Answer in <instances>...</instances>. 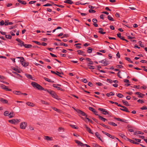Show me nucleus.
I'll return each mask as SVG.
<instances>
[{"instance_id":"nucleus-1","label":"nucleus","mask_w":147,"mask_h":147,"mask_svg":"<svg viewBox=\"0 0 147 147\" xmlns=\"http://www.w3.org/2000/svg\"><path fill=\"white\" fill-rule=\"evenodd\" d=\"M31 84L34 88H36L39 90H43L45 91H47L53 97L57 99V97H58V96L54 91L50 89L48 90L47 89H45L40 85L34 82H32L31 83Z\"/></svg>"},{"instance_id":"nucleus-2","label":"nucleus","mask_w":147,"mask_h":147,"mask_svg":"<svg viewBox=\"0 0 147 147\" xmlns=\"http://www.w3.org/2000/svg\"><path fill=\"white\" fill-rule=\"evenodd\" d=\"M74 109L78 113L80 114L81 115L83 116H85L86 117H88V115L83 111H82L78 109H76L74 108Z\"/></svg>"},{"instance_id":"nucleus-3","label":"nucleus","mask_w":147,"mask_h":147,"mask_svg":"<svg viewBox=\"0 0 147 147\" xmlns=\"http://www.w3.org/2000/svg\"><path fill=\"white\" fill-rule=\"evenodd\" d=\"M20 119H13L9 120V122L12 124H17L20 121Z\"/></svg>"},{"instance_id":"nucleus-4","label":"nucleus","mask_w":147,"mask_h":147,"mask_svg":"<svg viewBox=\"0 0 147 147\" xmlns=\"http://www.w3.org/2000/svg\"><path fill=\"white\" fill-rule=\"evenodd\" d=\"M16 40L18 42V45L20 46L21 47L24 46V42L22 40L18 38L16 39Z\"/></svg>"},{"instance_id":"nucleus-5","label":"nucleus","mask_w":147,"mask_h":147,"mask_svg":"<svg viewBox=\"0 0 147 147\" xmlns=\"http://www.w3.org/2000/svg\"><path fill=\"white\" fill-rule=\"evenodd\" d=\"M27 126V123L26 122H22L20 124V128L21 129H25Z\"/></svg>"},{"instance_id":"nucleus-6","label":"nucleus","mask_w":147,"mask_h":147,"mask_svg":"<svg viewBox=\"0 0 147 147\" xmlns=\"http://www.w3.org/2000/svg\"><path fill=\"white\" fill-rule=\"evenodd\" d=\"M98 110L100 111H102L103 112L102 113L105 115H108L109 114L108 112L106 111V110L104 109L99 108Z\"/></svg>"},{"instance_id":"nucleus-7","label":"nucleus","mask_w":147,"mask_h":147,"mask_svg":"<svg viewBox=\"0 0 147 147\" xmlns=\"http://www.w3.org/2000/svg\"><path fill=\"white\" fill-rule=\"evenodd\" d=\"M84 125L85 126V127L86 129V130L87 131H88L89 133L92 134L93 135L94 134L93 133L92 131L91 130L90 128L88 127L86 124Z\"/></svg>"},{"instance_id":"nucleus-8","label":"nucleus","mask_w":147,"mask_h":147,"mask_svg":"<svg viewBox=\"0 0 147 147\" xmlns=\"http://www.w3.org/2000/svg\"><path fill=\"white\" fill-rule=\"evenodd\" d=\"M20 62L22 63V65L24 67H26L28 66L29 64L28 62H26L25 60H24V61H20Z\"/></svg>"},{"instance_id":"nucleus-9","label":"nucleus","mask_w":147,"mask_h":147,"mask_svg":"<svg viewBox=\"0 0 147 147\" xmlns=\"http://www.w3.org/2000/svg\"><path fill=\"white\" fill-rule=\"evenodd\" d=\"M75 142L76 143L78 144V146H84V144H83L80 141L77 140H75Z\"/></svg>"},{"instance_id":"nucleus-10","label":"nucleus","mask_w":147,"mask_h":147,"mask_svg":"<svg viewBox=\"0 0 147 147\" xmlns=\"http://www.w3.org/2000/svg\"><path fill=\"white\" fill-rule=\"evenodd\" d=\"M135 94L138 95V97L139 98H143L145 96L144 94L140 93L139 92H135Z\"/></svg>"},{"instance_id":"nucleus-11","label":"nucleus","mask_w":147,"mask_h":147,"mask_svg":"<svg viewBox=\"0 0 147 147\" xmlns=\"http://www.w3.org/2000/svg\"><path fill=\"white\" fill-rule=\"evenodd\" d=\"M123 107H122V108H123V109H122V108H120V109L121 110L123 111H125L127 112H128V113H129L130 112L129 111L128 109L127 108L124 106H123Z\"/></svg>"},{"instance_id":"nucleus-12","label":"nucleus","mask_w":147,"mask_h":147,"mask_svg":"<svg viewBox=\"0 0 147 147\" xmlns=\"http://www.w3.org/2000/svg\"><path fill=\"white\" fill-rule=\"evenodd\" d=\"M98 29L99 30L98 32L99 33L102 34H104L106 33V32H103L104 30L103 28H99Z\"/></svg>"},{"instance_id":"nucleus-13","label":"nucleus","mask_w":147,"mask_h":147,"mask_svg":"<svg viewBox=\"0 0 147 147\" xmlns=\"http://www.w3.org/2000/svg\"><path fill=\"white\" fill-rule=\"evenodd\" d=\"M119 135L122 138L124 139L125 140H127V138L124 134L121 133H119Z\"/></svg>"},{"instance_id":"nucleus-14","label":"nucleus","mask_w":147,"mask_h":147,"mask_svg":"<svg viewBox=\"0 0 147 147\" xmlns=\"http://www.w3.org/2000/svg\"><path fill=\"white\" fill-rule=\"evenodd\" d=\"M99 63H102L104 64V65H107L109 64L108 63L106 62V60L105 59H104L101 61H99Z\"/></svg>"},{"instance_id":"nucleus-15","label":"nucleus","mask_w":147,"mask_h":147,"mask_svg":"<svg viewBox=\"0 0 147 147\" xmlns=\"http://www.w3.org/2000/svg\"><path fill=\"white\" fill-rule=\"evenodd\" d=\"M127 140L129 141L131 143H133L134 144H139L137 142H134V140H132L129 139L127 138Z\"/></svg>"},{"instance_id":"nucleus-16","label":"nucleus","mask_w":147,"mask_h":147,"mask_svg":"<svg viewBox=\"0 0 147 147\" xmlns=\"http://www.w3.org/2000/svg\"><path fill=\"white\" fill-rule=\"evenodd\" d=\"M0 101L3 103L7 104L8 102L7 100L2 98H0Z\"/></svg>"},{"instance_id":"nucleus-17","label":"nucleus","mask_w":147,"mask_h":147,"mask_svg":"<svg viewBox=\"0 0 147 147\" xmlns=\"http://www.w3.org/2000/svg\"><path fill=\"white\" fill-rule=\"evenodd\" d=\"M95 136H96V137L100 140L101 142H102V141L101 139L100 138V136L99 134V133L98 132H96L95 133Z\"/></svg>"},{"instance_id":"nucleus-18","label":"nucleus","mask_w":147,"mask_h":147,"mask_svg":"<svg viewBox=\"0 0 147 147\" xmlns=\"http://www.w3.org/2000/svg\"><path fill=\"white\" fill-rule=\"evenodd\" d=\"M65 3H68L70 4H72L73 3V2L71 0H67L64 1Z\"/></svg>"},{"instance_id":"nucleus-19","label":"nucleus","mask_w":147,"mask_h":147,"mask_svg":"<svg viewBox=\"0 0 147 147\" xmlns=\"http://www.w3.org/2000/svg\"><path fill=\"white\" fill-rule=\"evenodd\" d=\"M122 102L123 103V104L125 106H130L127 101H125L124 100H122Z\"/></svg>"},{"instance_id":"nucleus-20","label":"nucleus","mask_w":147,"mask_h":147,"mask_svg":"<svg viewBox=\"0 0 147 147\" xmlns=\"http://www.w3.org/2000/svg\"><path fill=\"white\" fill-rule=\"evenodd\" d=\"M115 95V93L113 92H111L109 93H107L106 94L107 96L109 97L110 96H113Z\"/></svg>"},{"instance_id":"nucleus-21","label":"nucleus","mask_w":147,"mask_h":147,"mask_svg":"<svg viewBox=\"0 0 147 147\" xmlns=\"http://www.w3.org/2000/svg\"><path fill=\"white\" fill-rule=\"evenodd\" d=\"M52 138L48 136H45V139L47 141H51L52 140Z\"/></svg>"},{"instance_id":"nucleus-22","label":"nucleus","mask_w":147,"mask_h":147,"mask_svg":"<svg viewBox=\"0 0 147 147\" xmlns=\"http://www.w3.org/2000/svg\"><path fill=\"white\" fill-rule=\"evenodd\" d=\"M25 76L28 79H32V75L26 74H25Z\"/></svg>"},{"instance_id":"nucleus-23","label":"nucleus","mask_w":147,"mask_h":147,"mask_svg":"<svg viewBox=\"0 0 147 147\" xmlns=\"http://www.w3.org/2000/svg\"><path fill=\"white\" fill-rule=\"evenodd\" d=\"M98 118L104 122L105 121L107 120V119H106L103 118V117L100 115H99Z\"/></svg>"},{"instance_id":"nucleus-24","label":"nucleus","mask_w":147,"mask_h":147,"mask_svg":"<svg viewBox=\"0 0 147 147\" xmlns=\"http://www.w3.org/2000/svg\"><path fill=\"white\" fill-rule=\"evenodd\" d=\"M115 119L117 120L118 121H122L123 122H125V121H126V120L124 119H121V118H115Z\"/></svg>"},{"instance_id":"nucleus-25","label":"nucleus","mask_w":147,"mask_h":147,"mask_svg":"<svg viewBox=\"0 0 147 147\" xmlns=\"http://www.w3.org/2000/svg\"><path fill=\"white\" fill-rule=\"evenodd\" d=\"M108 123L111 125H112L113 126H117V124L111 121H109L108 122Z\"/></svg>"},{"instance_id":"nucleus-26","label":"nucleus","mask_w":147,"mask_h":147,"mask_svg":"<svg viewBox=\"0 0 147 147\" xmlns=\"http://www.w3.org/2000/svg\"><path fill=\"white\" fill-rule=\"evenodd\" d=\"M24 47L26 48H30L32 47V45L30 44H24Z\"/></svg>"},{"instance_id":"nucleus-27","label":"nucleus","mask_w":147,"mask_h":147,"mask_svg":"<svg viewBox=\"0 0 147 147\" xmlns=\"http://www.w3.org/2000/svg\"><path fill=\"white\" fill-rule=\"evenodd\" d=\"M14 116V114L13 111L11 112L9 114V117L12 118Z\"/></svg>"},{"instance_id":"nucleus-28","label":"nucleus","mask_w":147,"mask_h":147,"mask_svg":"<svg viewBox=\"0 0 147 147\" xmlns=\"http://www.w3.org/2000/svg\"><path fill=\"white\" fill-rule=\"evenodd\" d=\"M26 104L28 106H30L31 107H33L34 106V104L30 102H26Z\"/></svg>"},{"instance_id":"nucleus-29","label":"nucleus","mask_w":147,"mask_h":147,"mask_svg":"<svg viewBox=\"0 0 147 147\" xmlns=\"http://www.w3.org/2000/svg\"><path fill=\"white\" fill-rule=\"evenodd\" d=\"M44 79L46 81H47L49 82H52V83L54 82V81H53L51 80H50L49 79L47 78L44 77Z\"/></svg>"},{"instance_id":"nucleus-30","label":"nucleus","mask_w":147,"mask_h":147,"mask_svg":"<svg viewBox=\"0 0 147 147\" xmlns=\"http://www.w3.org/2000/svg\"><path fill=\"white\" fill-rule=\"evenodd\" d=\"M13 93L17 95H19L21 94V92L20 91H13Z\"/></svg>"},{"instance_id":"nucleus-31","label":"nucleus","mask_w":147,"mask_h":147,"mask_svg":"<svg viewBox=\"0 0 147 147\" xmlns=\"http://www.w3.org/2000/svg\"><path fill=\"white\" fill-rule=\"evenodd\" d=\"M57 74H56V75H57V76H59V77H61V78L63 77L62 76H61L60 75H62V74L63 75V72H58V71H57Z\"/></svg>"},{"instance_id":"nucleus-32","label":"nucleus","mask_w":147,"mask_h":147,"mask_svg":"<svg viewBox=\"0 0 147 147\" xmlns=\"http://www.w3.org/2000/svg\"><path fill=\"white\" fill-rule=\"evenodd\" d=\"M53 4L54 5L57 6L59 7H61L62 8H64V6L63 5L55 4L54 3H53Z\"/></svg>"},{"instance_id":"nucleus-33","label":"nucleus","mask_w":147,"mask_h":147,"mask_svg":"<svg viewBox=\"0 0 147 147\" xmlns=\"http://www.w3.org/2000/svg\"><path fill=\"white\" fill-rule=\"evenodd\" d=\"M125 59L126 60L128 61L129 62H130L131 63H133V61H131L129 57H126L125 58Z\"/></svg>"},{"instance_id":"nucleus-34","label":"nucleus","mask_w":147,"mask_h":147,"mask_svg":"<svg viewBox=\"0 0 147 147\" xmlns=\"http://www.w3.org/2000/svg\"><path fill=\"white\" fill-rule=\"evenodd\" d=\"M41 102L43 104L49 105V103L48 102L45 101L43 100H41Z\"/></svg>"},{"instance_id":"nucleus-35","label":"nucleus","mask_w":147,"mask_h":147,"mask_svg":"<svg viewBox=\"0 0 147 147\" xmlns=\"http://www.w3.org/2000/svg\"><path fill=\"white\" fill-rule=\"evenodd\" d=\"M93 49H92L90 47H89L88 48V49L87 51V52L89 53H91L92 52V51L93 50Z\"/></svg>"},{"instance_id":"nucleus-36","label":"nucleus","mask_w":147,"mask_h":147,"mask_svg":"<svg viewBox=\"0 0 147 147\" xmlns=\"http://www.w3.org/2000/svg\"><path fill=\"white\" fill-rule=\"evenodd\" d=\"M108 19L109 20L111 21H114V20L113 19L110 15H109L107 17Z\"/></svg>"},{"instance_id":"nucleus-37","label":"nucleus","mask_w":147,"mask_h":147,"mask_svg":"<svg viewBox=\"0 0 147 147\" xmlns=\"http://www.w3.org/2000/svg\"><path fill=\"white\" fill-rule=\"evenodd\" d=\"M9 112L8 111H5L4 113V115L5 116H9Z\"/></svg>"},{"instance_id":"nucleus-38","label":"nucleus","mask_w":147,"mask_h":147,"mask_svg":"<svg viewBox=\"0 0 147 147\" xmlns=\"http://www.w3.org/2000/svg\"><path fill=\"white\" fill-rule=\"evenodd\" d=\"M52 109H53L54 110L57 112H59L60 111V109H57V108H56L55 107H52Z\"/></svg>"},{"instance_id":"nucleus-39","label":"nucleus","mask_w":147,"mask_h":147,"mask_svg":"<svg viewBox=\"0 0 147 147\" xmlns=\"http://www.w3.org/2000/svg\"><path fill=\"white\" fill-rule=\"evenodd\" d=\"M5 37L6 38L8 39H11V36L10 35H5Z\"/></svg>"},{"instance_id":"nucleus-40","label":"nucleus","mask_w":147,"mask_h":147,"mask_svg":"<svg viewBox=\"0 0 147 147\" xmlns=\"http://www.w3.org/2000/svg\"><path fill=\"white\" fill-rule=\"evenodd\" d=\"M53 3H52V4H50V3H47V4H45L43 5L44 6L46 7V6H52L53 5Z\"/></svg>"},{"instance_id":"nucleus-41","label":"nucleus","mask_w":147,"mask_h":147,"mask_svg":"<svg viewBox=\"0 0 147 147\" xmlns=\"http://www.w3.org/2000/svg\"><path fill=\"white\" fill-rule=\"evenodd\" d=\"M89 12L90 13H94L96 12V11L95 10L92 9H90L89 10Z\"/></svg>"},{"instance_id":"nucleus-42","label":"nucleus","mask_w":147,"mask_h":147,"mask_svg":"<svg viewBox=\"0 0 147 147\" xmlns=\"http://www.w3.org/2000/svg\"><path fill=\"white\" fill-rule=\"evenodd\" d=\"M13 24V23L12 22H9L7 23H6V22H5V26H7V25H12Z\"/></svg>"},{"instance_id":"nucleus-43","label":"nucleus","mask_w":147,"mask_h":147,"mask_svg":"<svg viewBox=\"0 0 147 147\" xmlns=\"http://www.w3.org/2000/svg\"><path fill=\"white\" fill-rule=\"evenodd\" d=\"M12 69L13 70H14V71H16V72H17L18 73H20V71L18 69H17V68H15V67H13V68Z\"/></svg>"},{"instance_id":"nucleus-44","label":"nucleus","mask_w":147,"mask_h":147,"mask_svg":"<svg viewBox=\"0 0 147 147\" xmlns=\"http://www.w3.org/2000/svg\"><path fill=\"white\" fill-rule=\"evenodd\" d=\"M137 102H138L141 103V104L143 103L144 102V100H141L140 99L138 100H137Z\"/></svg>"},{"instance_id":"nucleus-45","label":"nucleus","mask_w":147,"mask_h":147,"mask_svg":"<svg viewBox=\"0 0 147 147\" xmlns=\"http://www.w3.org/2000/svg\"><path fill=\"white\" fill-rule=\"evenodd\" d=\"M117 96L119 98H122L123 97V95L120 93H118L117 95Z\"/></svg>"},{"instance_id":"nucleus-46","label":"nucleus","mask_w":147,"mask_h":147,"mask_svg":"<svg viewBox=\"0 0 147 147\" xmlns=\"http://www.w3.org/2000/svg\"><path fill=\"white\" fill-rule=\"evenodd\" d=\"M69 36V35H68V34H63V36H62V37H61V38H63L65 37H68Z\"/></svg>"},{"instance_id":"nucleus-47","label":"nucleus","mask_w":147,"mask_h":147,"mask_svg":"<svg viewBox=\"0 0 147 147\" xmlns=\"http://www.w3.org/2000/svg\"><path fill=\"white\" fill-rule=\"evenodd\" d=\"M87 65L88 66L90 67L89 68L90 69H94V67L93 66H91L89 65Z\"/></svg>"},{"instance_id":"nucleus-48","label":"nucleus","mask_w":147,"mask_h":147,"mask_svg":"<svg viewBox=\"0 0 147 147\" xmlns=\"http://www.w3.org/2000/svg\"><path fill=\"white\" fill-rule=\"evenodd\" d=\"M88 109L89 110L92 111L93 112H94L95 111V110L92 107H89Z\"/></svg>"},{"instance_id":"nucleus-49","label":"nucleus","mask_w":147,"mask_h":147,"mask_svg":"<svg viewBox=\"0 0 147 147\" xmlns=\"http://www.w3.org/2000/svg\"><path fill=\"white\" fill-rule=\"evenodd\" d=\"M32 42L36 43V44H37L38 45H41V43L40 42H38L37 41H32Z\"/></svg>"},{"instance_id":"nucleus-50","label":"nucleus","mask_w":147,"mask_h":147,"mask_svg":"<svg viewBox=\"0 0 147 147\" xmlns=\"http://www.w3.org/2000/svg\"><path fill=\"white\" fill-rule=\"evenodd\" d=\"M63 45L65 47H67L68 45L67 44L64 43L63 42H61L60 44V46H63Z\"/></svg>"},{"instance_id":"nucleus-51","label":"nucleus","mask_w":147,"mask_h":147,"mask_svg":"<svg viewBox=\"0 0 147 147\" xmlns=\"http://www.w3.org/2000/svg\"><path fill=\"white\" fill-rule=\"evenodd\" d=\"M78 55H80L81 53H84V52L81 50H78L77 51Z\"/></svg>"},{"instance_id":"nucleus-52","label":"nucleus","mask_w":147,"mask_h":147,"mask_svg":"<svg viewBox=\"0 0 147 147\" xmlns=\"http://www.w3.org/2000/svg\"><path fill=\"white\" fill-rule=\"evenodd\" d=\"M5 23H4L3 20H2L0 22V25L1 26H3V25H5Z\"/></svg>"},{"instance_id":"nucleus-53","label":"nucleus","mask_w":147,"mask_h":147,"mask_svg":"<svg viewBox=\"0 0 147 147\" xmlns=\"http://www.w3.org/2000/svg\"><path fill=\"white\" fill-rule=\"evenodd\" d=\"M123 66L122 65H117L116 66V67L117 68H122L123 67Z\"/></svg>"},{"instance_id":"nucleus-54","label":"nucleus","mask_w":147,"mask_h":147,"mask_svg":"<svg viewBox=\"0 0 147 147\" xmlns=\"http://www.w3.org/2000/svg\"><path fill=\"white\" fill-rule=\"evenodd\" d=\"M56 88H57V89L58 90H61V91H64V90L62 88H61L60 87H58V86Z\"/></svg>"},{"instance_id":"nucleus-55","label":"nucleus","mask_w":147,"mask_h":147,"mask_svg":"<svg viewBox=\"0 0 147 147\" xmlns=\"http://www.w3.org/2000/svg\"><path fill=\"white\" fill-rule=\"evenodd\" d=\"M17 58L21 59V60L20 61H24V58L22 57H17Z\"/></svg>"},{"instance_id":"nucleus-56","label":"nucleus","mask_w":147,"mask_h":147,"mask_svg":"<svg viewBox=\"0 0 147 147\" xmlns=\"http://www.w3.org/2000/svg\"><path fill=\"white\" fill-rule=\"evenodd\" d=\"M139 44H140V45L141 47H144V45L142 44V42L141 41H139Z\"/></svg>"},{"instance_id":"nucleus-57","label":"nucleus","mask_w":147,"mask_h":147,"mask_svg":"<svg viewBox=\"0 0 147 147\" xmlns=\"http://www.w3.org/2000/svg\"><path fill=\"white\" fill-rule=\"evenodd\" d=\"M141 109L142 110H146L147 109V107L145 106H143L141 108Z\"/></svg>"},{"instance_id":"nucleus-58","label":"nucleus","mask_w":147,"mask_h":147,"mask_svg":"<svg viewBox=\"0 0 147 147\" xmlns=\"http://www.w3.org/2000/svg\"><path fill=\"white\" fill-rule=\"evenodd\" d=\"M107 81L108 82H109L110 83H112L113 82V81L111 79H107Z\"/></svg>"},{"instance_id":"nucleus-59","label":"nucleus","mask_w":147,"mask_h":147,"mask_svg":"<svg viewBox=\"0 0 147 147\" xmlns=\"http://www.w3.org/2000/svg\"><path fill=\"white\" fill-rule=\"evenodd\" d=\"M92 22L94 23H96L97 22V20L96 19L94 18L92 19Z\"/></svg>"},{"instance_id":"nucleus-60","label":"nucleus","mask_w":147,"mask_h":147,"mask_svg":"<svg viewBox=\"0 0 147 147\" xmlns=\"http://www.w3.org/2000/svg\"><path fill=\"white\" fill-rule=\"evenodd\" d=\"M105 16V15L104 14H101L100 16V19L103 20L104 19V16Z\"/></svg>"},{"instance_id":"nucleus-61","label":"nucleus","mask_w":147,"mask_h":147,"mask_svg":"<svg viewBox=\"0 0 147 147\" xmlns=\"http://www.w3.org/2000/svg\"><path fill=\"white\" fill-rule=\"evenodd\" d=\"M50 54L52 57H57V56L56 55H55L51 53H50Z\"/></svg>"},{"instance_id":"nucleus-62","label":"nucleus","mask_w":147,"mask_h":147,"mask_svg":"<svg viewBox=\"0 0 147 147\" xmlns=\"http://www.w3.org/2000/svg\"><path fill=\"white\" fill-rule=\"evenodd\" d=\"M96 84L98 86H101L102 85V83H101L100 82H99L96 83Z\"/></svg>"},{"instance_id":"nucleus-63","label":"nucleus","mask_w":147,"mask_h":147,"mask_svg":"<svg viewBox=\"0 0 147 147\" xmlns=\"http://www.w3.org/2000/svg\"><path fill=\"white\" fill-rule=\"evenodd\" d=\"M88 85L90 87H92L93 86V84L91 82H89L88 84Z\"/></svg>"},{"instance_id":"nucleus-64","label":"nucleus","mask_w":147,"mask_h":147,"mask_svg":"<svg viewBox=\"0 0 147 147\" xmlns=\"http://www.w3.org/2000/svg\"><path fill=\"white\" fill-rule=\"evenodd\" d=\"M110 28L112 30H114L115 29V28L113 26L111 25L110 26Z\"/></svg>"}]
</instances>
